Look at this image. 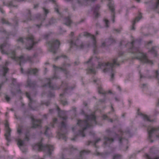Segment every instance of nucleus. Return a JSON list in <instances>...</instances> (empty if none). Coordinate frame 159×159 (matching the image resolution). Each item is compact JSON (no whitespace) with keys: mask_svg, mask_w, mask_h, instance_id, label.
<instances>
[{"mask_svg":"<svg viewBox=\"0 0 159 159\" xmlns=\"http://www.w3.org/2000/svg\"><path fill=\"white\" fill-rule=\"evenodd\" d=\"M70 65L69 64H64L62 67H59L56 66L54 65L53 68L55 70V74L53 77L51 78H46L45 79V81L47 82L43 85V87H48L51 90H57L60 88H62L63 90V93L60 94V97L61 98L60 102L63 105H65L67 104V102L66 99L63 100V98L66 96V93L70 90L72 89L75 87L74 85L71 87H69V84L66 82H62L61 85L60 87L56 85L55 84H52L51 82L54 79H57L58 78V76L56 74V73L57 71H62L66 74L67 75L68 73L67 67Z\"/></svg>","mask_w":159,"mask_h":159,"instance_id":"obj_1","label":"nucleus"},{"mask_svg":"<svg viewBox=\"0 0 159 159\" xmlns=\"http://www.w3.org/2000/svg\"><path fill=\"white\" fill-rule=\"evenodd\" d=\"M10 45L7 42H5L0 45V51L2 54L9 55L10 57L16 61L21 66L20 72L23 74H26L28 75H36L38 72V70L37 68L29 69L26 71L24 72L23 69L21 67V64L25 63L27 61L32 62L33 58L30 57L25 58L23 56L20 57H16V51L15 50L9 51L7 49L9 48Z\"/></svg>","mask_w":159,"mask_h":159,"instance_id":"obj_2","label":"nucleus"},{"mask_svg":"<svg viewBox=\"0 0 159 159\" xmlns=\"http://www.w3.org/2000/svg\"><path fill=\"white\" fill-rule=\"evenodd\" d=\"M140 42H139L138 40L135 41H133L131 43L132 46L131 48V51L135 56V58L138 59L141 62L152 64L153 62L152 61L148 59L147 58L146 54L144 53L140 48L138 47H135L134 45H136L137 43L140 44Z\"/></svg>","mask_w":159,"mask_h":159,"instance_id":"obj_3","label":"nucleus"},{"mask_svg":"<svg viewBox=\"0 0 159 159\" xmlns=\"http://www.w3.org/2000/svg\"><path fill=\"white\" fill-rule=\"evenodd\" d=\"M86 119L84 120H79L77 122V125L80 127V129L76 134L75 136L72 139V140H75L77 136L84 137L87 129L89 127V115H85Z\"/></svg>","mask_w":159,"mask_h":159,"instance_id":"obj_4","label":"nucleus"},{"mask_svg":"<svg viewBox=\"0 0 159 159\" xmlns=\"http://www.w3.org/2000/svg\"><path fill=\"white\" fill-rule=\"evenodd\" d=\"M32 147L34 150H37L39 151H43L45 152L49 156L51 155L52 152L54 148L53 146L52 145L47 144L44 146L43 145L42 141L32 145Z\"/></svg>","mask_w":159,"mask_h":159,"instance_id":"obj_5","label":"nucleus"},{"mask_svg":"<svg viewBox=\"0 0 159 159\" xmlns=\"http://www.w3.org/2000/svg\"><path fill=\"white\" fill-rule=\"evenodd\" d=\"M117 59V58H114L113 60V63L108 62L107 63H99L98 64V66L100 68H102V67L104 68L103 70V72H106L110 71H111V73L110 79L111 81L113 80L114 79V71L113 70V68L114 66V65H116L118 66H119V64L116 63Z\"/></svg>","mask_w":159,"mask_h":159,"instance_id":"obj_6","label":"nucleus"},{"mask_svg":"<svg viewBox=\"0 0 159 159\" xmlns=\"http://www.w3.org/2000/svg\"><path fill=\"white\" fill-rule=\"evenodd\" d=\"M24 40L26 41L25 48L28 50L31 49L34 46L38 43L35 41L34 37L32 35H30L24 39L22 37L19 38L17 40L18 42H20L23 44L24 43Z\"/></svg>","mask_w":159,"mask_h":159,"instance_id":"obj_7","label":"nucleus"},{"mask_svg":"<svg viewBox=\"0 0 159 159\" xmlns=\"http://www.w3.org/2000/svg\"><path fill=\"white\" fill-rule=\"evenodd\" d=\"M67 133L66 123L64 121H62L60 128L57 132V137L59 139H62L66 141L67 139L66 136Z\"/></svg>","mask_w":159,"mask_h":159,"instance_id":"obj_8","label":"nucleus"},{"mask_svg":"<svg viewBox=\"0 0 159 159\" xmlns=\"http://www.w3.org/2000/svg\"><path fill=\"white\" fill-rule=\"evenodd\" d=\"M47 44L49 46V50L53 53H55L59 48L60 43L57 40H52L47 42Z\"/></svg>","mask_w":159,"mask_h":159,"instance_id":"obj_9","label":"nucleus"},{"mask_svg":"<svg viewBox=\"0 0 159 159\" xmlns=\"http://www.w3.org/2000/svg\"><path fill=\"white\" fill-rule=\"evenodd\" d=\"M79 41V39H77L76 41L75 42H74L72 39H71L68 41V43L70 44V49L74 48L76 49H82L85 47H88L89 45V43H88L86 45L84 44L83 43L79 45L77 43V42Z\"/></svg>","mask_w":159,"mask_h":159,"instance_id":"obj_10","label":"nucleus"},{"mask_svg":"<svg viewBox=\"0 0 159 159\" xmlns=\"http://www.w3.org/2000/svg\"><path fill=\"white\" fill-rule=\"evenodd\" d=\"M90 45L94 54L98 53V48L96 38L93 35L90 34Z\"/></svg>","mask_w":159,"mask_h":159,"instance_id":"obj_11","label":"nucleus"},{"mask_svg":"<svg viewBox=\"0 0 159 159\" xmlns=\"http://www.w3.org/2000/svg\"><path fill=\"white\" fill-rule=\"evenodd\" d=\"M5 126L6 129V132L4 136L6 140L8 142L7 144V146H8V143L11 141L10 135L11 130L9 127V123L7 119L5 120Z\"/></svg>","mask_w":159,"mask_h":159,"instance_id":"obj_12","label":"nucleus"},{"mask_svg":"<svg viewBox=\"0 0 159 159\" xmlns=\"http://www.w3.org/2000/svg\"><path fill=\"white\" fill-rule=\"evenodd\" d=\"M31 119L32 121V128H36L38 127H41L42 120L35 119L33 116L31 117Z\"/></svg>","mask_w":159,"mask_h":159,"instance_id":"obj_13","label":"nucleus"},{"mask_svg":"<svg viewBox=\"0 0 159 159\" xmlns=\"http://www.w3.org/2000/svg\"><path fill=\"white\" fill-rule=\"evenodd\" d=\"M150 7L159 13V0H152L150 3Z\"/></svg>","mask_w":159,"mask_h":159,"instance_id":"obj_14","label":"nucleus"},{"mask_svg":"<svg viewBox=\"0 0 159 159\" xmlns=\"http://www.w3.org/2000/svg\"><path fill=\"white\" fill-rule=\"evenodd\" d=\"M100 7V5L98 4H97L92 7L91 10L93 12V15L96 18H98L100 16L98 12Z\"/></svg>","mask_w":159,"mask_h":159,"instance_id":"obj_15","label":"nucleus"},{"mask_svg":"<svg viewBox=\"0 0 159 159\" xmlns=\"http://www.w3.org/2000/svg\"><path fill=\"white\" fill-rule=\"evenodd\" d=\"M56 107L58 116L64 120H66L67 119V117L66 115V111L61 110L60 109L57 105H56Z\"/></svg>","mask_w":159,"mask_h":159,"instance_id":"obj_16","label":"nucleus"},{"mask_svg":"<svg viewBox=\"0 0 159 159\" xmlns=\"http://www.w3.org/2000/svg\"><path fill=\"white\" fill-rule=\"evenodd\" d=\"M43 11L44 12V13L45 14V16H44L43 18L42 17V16L40 14H39L38 15V16L37 17V18L41 20V23L39 25H37L36 26L38 28H40L41 26L42 25V24L43 22L45 20V18L46 17L49 11L48 10L46 9L45 8L43 7Z\"/></svg>","mask_w":159,"mask_h":159,"instance_id":"obj_17","label":"nucleus"},{"mask_svg":"<svg viewBox=\"0 0 159 159\" xmlns=\"http://www.w3.org/2000/svg\"><path fill=\"white\" fill-rule=\"evenodd\" d=\"M90 127L95 126L97 124L96 117L94 114H90Z\"/></svg>","mask_w":159,"mask_h":159,"instance_id":"obj_18","label":"nucleus"},{"mask_svg":"<svg viewBox=\"0 0 159 159\" xmlns=\"http://www.w3.org/2000/svg\"><path fill=\"white\" fill-rule=\"evenodd\" d=\"M159 131V127L157 128L152 127L151 129L148 131V139H150L152 137V134L154 133H157Z\"/></svg>","mask_w":159,"mask_h":159,"instance_id":"obj_19","label":"nucleus"},{"mask_svg":"<svg viewBox=\"0 0 159 159\" xmlns=\"http://www.w3.org/2000/svg\"><path fill=\"white\" fill-rule=\"evenodd\" d=\"M109 9L111 11V15L112 16V20L113 23L115 22V9L114 6L113 4H111L110 2L109 4Z\"/></svg>","mask_w":159,"mask_h":159,"instance_id":"obj_20","label":"nucleus"},{"mask_svg":"<svg viewBox=\"0 0 159 159\" xmlns=\"http://www.w3.org/2000/svg\"><path fill=\"white\" fill-rule=\"evenodd\" d=\"M17 144L23 152H25L27 151V149L23 147L24 142L20 139H19L17 141Z\"/></svg>","mask_w":159,"mask_h":159,"instance_id":"obj_21","label":"nucleus"},{"mask_svg":"<svg viewBox=\"0 0 159 159\" xmlns=\"http://www.w3.org/2000/svg\"><path fill=\"white\" fill-rule=\"evenodd\" d=\"M142 13L139 12V16L136 17L135 19L134 20L132 23V26L131 27V30H135V25L136 22H138L141 19L142 17Z\"/></svg>","mask_w":159,"mask_h":159,"instance_id":"obj_22","label":"nucleus"},{"mask_svg":"<svg viewBox=\"0 0 159 159\" xmlns=\"http://www.w3.org/2000/svg\"><path fill=\"white\" fill-rule=\"evenodd\" d=\"M25 95L26 97L29 99V100L28 105L30 108L32 110H36V108L32 106V105L33 102V100L32 98L30 97V93L28 92H26L25 93Z\"/></svg>","mask_w":159,"mask_h":159,"instance_id":"obj_23","label":"nucleus"},{"mask_svg":"<svg viewBox=\"0 0 159 159\" xmlns=\"http://www.w3.org/2000/svg\"><path fill=\"white\" fill-rule=\"evenodd\" d=\"M51 2L52 3L55 4L54 8L55 11L58 14L60 15L61 17V18H63L61 14L59 11V10L60 9V7L58 5L55 1V0H48L47 2Z\"/></svg>","mask_w":159,"mask_h":159,"instance_id":"obj_24","label":"nucleus"},{"mask_svg":"<svg viewBox=\"0 0 159 159\" xmlns=\"http://www.w3.org/2000/svg\"><path fill=\"white\" fill-rule=\"evenodd\" d=\"M104 142L103 144L105 146L107 145L108 143H111L112 142H113L114 139L113 138H110L107 136H104L103 137Z\"/></svg>","mask_w":159,"mask_h":159,"instance_id":"obj_25","label":"nucleus"},{"mask_svg":"<svg viewBox=\"0 0 159 159\" xmlns=\"http://www.w3.org/2000/svg\"><path fill=\"white\" fill-rule=\"evenodd\" d=\"M27 87L34 88L36 87V82L35 81H32L28 79L27 82Z\"/></svg>","mask_w":159,"mask_h":159,"instance_id":"obj_26","label":"nucleus"},{"mask_svg":"<svg viewBox=\"0 0 159 159\" xmlns=\"http://www.w3.org/2000/svg\"><path fill=\"white\" fill-rule=\"evenodd\" d=\"M9 63L7 61L5 62V66L2 67L3 69V75L4 77H5L6 75L9 70V69L7 67Z\"/></svg>","mask_w":159,"mask_h":159,"instance_id":"obj_27","label":"nucleus"},{"mask_svg":"<svg viewBox=\"0 0 159 159\" xmlns=\"http://www.w3.org/2000/svg\"><path fill=\"white\" fill-rule=\"evenodd\" d=\"M106 40V45L107 46H109L112 43H115L116 42L115 39L112 36H111L110 38Z\"/></svg>","mask_w":159,"mask_h":159,"instance_id":"obj_28","label":"nucleus"},{"mask_svg":"<svg viewBox=\"0 0 159 159\" xmlns=\"http://www.w3.org/2000/svg\"><path fill=\"white\" fill-rule=\"evenodd\" d=\"M64 21L65 24L67 25L70 26L72 23V21L70 19V17L69 16L65 18H64Z\"/></svg>","mask_w":159,"mask_h":159,"instance_id":"obj_29","label":"nucleus"},{"mask_svg":"<svg viewBox=\"0 0 159 159\" xmlns=\"http://www.w3.org/2000/svg\"><path fill=\"white\" fill-rule=\"evenodd\" d=\"M92 59V58H90V66L91 65L92 66L91 68L90 67V73H92L93 74H95L96 71L94 66V64L91 63V61Z\"/></svg>","mask_w":159,"mask_h":159,"instance_id":"obj_30","label":"nucleus"},{"mask_svg":"<svg viewBox=\"0 0 159 159\" xmlns=\"http://www.w3.org/2000/svg\"><path fill=\"white\" fill-rule=\"evenodd\" d=\"M45 128L46 130L44 133V134L49 138L51 137L52 135V133L49 134L48 133V131L49 130L50 128L47 126L45 127Z\"/></svg>","mask_w":159,"mask_h":159,"instance_id":"obj_31","label":"nucleus"},{"mask_svg":"<svg viewBox=\"0 0 159 159\" xmlns=\"http://www.w3.org/2000/svg\"><path fill=\"white\" fill-rule=\"evenodd\" d=\"M156 48L155 47H152L151 49L149 50L148 52L154 54L155 55V56H156L157 55V51L156 50Z\"/></svg>","mask_w":159,"mask_h":159,"instance_id":"obj_32","label":"nucleus"},{"mask_svg":"<svg viewBox=\"0 0 159 159\" xmlns=\"http://www.w3.org/2000/svg\"><path fill=\"white\" fill-rule=\"evenodd\" d=\"M57 118H53L52 122L51 123L50 126L52 128L54 127V125L57 123Z\"/></svg>","mask_w":159,"mask_h":159,"instance_id":"obj_33","label":"nucleus"},{"mask_svg":"<svg viewBox=\"0 0 159 159\" xmlns=\"http://www.w3.org/2000/svg\"><path fill=\"white\" fill-rule=\"evenodd\" d=\"M89 0H83V2L81 3L79 0L78 1V3L81 5H87L88 4Z\"/></svg>","mask_w":159,"mask_h":159,"instance_id":"obj_34","label":"nucleus"},{"mask_svg":"<svg viewBox=\"0 0 159 159\" xmlns=\"http://www.w3.org/2000/svg\"><path fill=\"white\" fill-rule=\"evenodd\" d=\"M143 120H146L148 121L151 122L154 121L153 120H150L149 117H148L147 115H143Z\"/></svg>","mask_w":159,"mask_h":159,"instance_id":"obj_35","label":"nucleus"},{"mask_svg":"<svg viewBox=\"0 0 159 159\" xmlns=\"http://www.w3.org/2000/svg\"><path fill=\"white\" fill-rule=\"evenodd\" d=\"M82 36H84L86 37H88L89 36V33L87 32H84L83 34H79V38H80Z\"/></svg>","mask_w":159,"mask_h":159,"instance_id":"obj_36","label":"nucleus"},{"mask_svg":"<svg viewBox=\"0 0 159 159\" xmlns=\"http://www.w3.org/2000/svg\"><path fill=\"white\" fill-rule=\"evenodd\" d=\"M158 151L157 148L154 147H152L151 149V152L152 153L155 154Z\"/></svg>","mask_w":159,"mask_h":159,"instance_id":"obj_37","label":"nucleus"},{"mask_svg":"<svg viewBox=\"0 0 159 159\" xmlns=\"http://www.w3.org/2000/svg\"><path fill=\"white\" fill-rule=\"evenodd\" d=\"M101 141V139L100 138H98L95 139V140L93 142V145L95 146V147H96V144L98 143V142L100 141Z\"/></svg>","mask_w":159,"mask_h":159,"instance_id":"obj_38","label":"nucleus"},{"mask_svg":"<svg viewBox=\"0 0 159 159\" xmlns=\"http://www.w3.org/2000/svg\"><path fill=\"white\" fill-rule=\"evenodd\" d=\"M1 22L2 24H6L7 25H10V23L7 20H5L4 18H2L1 19Z\"/></svg>","mask_w":159,"mask_h":159,"instance_id":"obj_39","label":"nucleus"},{"mask_svg":"<svg viewBox=\"0 0 159 159\" xmlns=\"http://www.w3.org/2000/svg\"><path fill=\"white\" fill-rule=\"evenodd\" d=\"M121 156L119 154H116L113 157V159H121Z\"/></svg>","mask_w":159,"mask_h":159,"instance_id":"obj_40","label":"nucleus"},{"mask_svg":"<svg viewBox=\"0 0 159 159\" xmlns=\"http://www.w3.org/2000/svg\"><path fill=\"white\" fill-rule=\"evenodd\" d=\"M98 92L99 93H102L103 94H105L106 93L103 90L102 88L100 87H98Z\"/></svg>","mask_w":159,"mask_h":159,"instance_id":"obj_41","label":"nucleus"},{"mask_svg":"<svg viewBox=\"0 0 159 159\" xmlns=\"http://www.w3.org/2000/svg\"><path fill=\"white\" fill-rule=\"evenodd\" d=\"M28 16L29 17H28L27 20H33L32 18V16L31 15V11L30 10H28Z\"/></svg>","mask_w":159,"mask_h":159,"instance_id":"obj_42","label":"nucleus"},{"mask_svg":"<svg viewBox=\"0 0 159 159\" xmlns=\"http://www.w3.org/2000/svg\"><path fill=\"white\" fill-rule=\"evenodd\" d=\"M145 157L146 159H159V157L156 158H154L153 157H152L151 156L147 154H145Z\"/></svg>","mask_w":159,"mask_h":159,"instance_id":"obj_43","label":"nucleus"},{"mask_svg":"<svg viewBox=\"0 0 159 159\" xmlns=\"http://www.w3.org/2000/svg\"><path fill=\"white\" fill-rule=\"evenodd\" d=\"M68 150L69 151L71 152L75 150H76V148H74L73 146L70 145L69 146V148L68 149Z\"/></svg>","mask_w":159,"mask_h":159,"instance_id":"obj_44","label":"nucleus"},{"mask_svg":"<svg viewBox=\"0 0 159 159\" xmlns=\"http://www.w3.org/2000/svg\"><path fill=\"white\" fill-rule=\"evenodd\" d=\"M155 78L156 79H157L158 80V83L159 84V73H158V70H156L155 72Z\"/></svg>","mask_w":159,"mask_h":159,"instance_id":"obj_45","label":"nucleus"},{"mask_svg":"<svg viewBox=\"0 0 159 159\" xmlns=\"http://www.w3.org/2000/svg\"><path fill=\"white\" fill-rule=\"evenodd\" d=\"M104 20L105 22L106 27L107 28L109 26V20L106 19H104Z\"/></svg>","mask_w":159,"mask_h":159,"instance_id":"obj_46","label":"nucleus"},{"mask_svg":"<svg viewBox=\"0 0 159 159\" xmlns=\"http://www.w3.org/2000/svg\"><path fill=\"white\" fill-rule=\"evenodd\" d=\"M56 20L54 18H52L49 22V24L50 25H51L52 24H53L56 22Z\"/></svg>","mask_w":159,"mask_h":159,"instance_id":"obj_47","label":"nucleus"},{"mask_svg":"<svg viewBox=\"0 0 159 159\" xmlns=\"http://www.w3.org/2000/svg\"><path fill=\"white\" fill-rule=\"evenodd\" d=\"M61 57H62L64 59H66L67 58V57L66 56L64 55H62L61 56V57H56L55 58V60L56 61V60H57L59 58H60Z\"/></svg>","mask_w":159,"mask_h":159,"instance_id":"obj_48","label":"nucleus"},{"mask_svg":"<svg viewBox=\"0 0 159 159\" xmlns=\"http://www.w3.org/2000/svg\"><path fill=\"white\" fill-rule=\"evenodd\" d=\"M48 96L50 97H54L55 96L54 93L50 92L48 93Z\"/></svg>","mask_w":159,"mask_h":159,"instance_id":"obj_49","label":"nucleus"},{"mask_svg":"<svg viewBox=\"0 0 159 159\" xmlns=\"http://www.w3.org/2000/svg\"><path fill=\"white\" fill-rule=\"evenodd\" d=\"M22 131V128L21 127H19L18 129L17 130V132L18 133L20 134H21Z\"/></svg>","mask_w":159,"mask_h":159,"instance_id":"obj_50","label":"nucleus"},{"mask_svg":"<svg viewBox=\"0 0 159 159\" xmlns=\"http://www.w3.org/2000/svg\"><path fill=\"white\" fill-rule=\"evenodd\" d=\"M152 42L153 41L152 40H150L148 42H146L145 43V45L146 46H148L150 44H152Z\"/></svg>","mask_w":159,"mask_h":159,"instance_id":"obj_51","label":"nucleus"},{"mask_svg":"<svg viewBox=\"0 0 159 159\" xmlns=\"http://www.w3.org/2000/svg\"><path fill=\"white\" fill-rule=\"evenodd\" d=\"M98 0H90V6H92V5L94 4Z\"/></svg>","mask_w":159,"mask_h":159,"instance_id":"obj_52","label":"nucleus"},{"mask_svg":"<svg viewBox=\"0 0 159 159\" xmlns=\"http://www.w3.org/2000/svg\"><path fill=\"white\" fill-rule=\"evenodd\" d=\"M106 46H107L106 45V40H105V41L102 42V43L101 47H104Z\"/></svg>","mask_w":159,"mask_h":159,"instance_id":"obj_53","label":"nucleus"},{"mask_svg":"<svg viewBox=\"0 0 159 159\" xmlns=\"http://www.w3.org/2000/svg\"><path fill=\"white\" fill-rule=\"evenodd\" d=\"M125 132L126 134H128L129 135V136H131V132L129 129H127L126 130Z\"/></svg>","mask_w":159,"mask_h":159,"instance_id":"obj_54","label":"nucleus"},{"mask_svg":"<svg viewBox=\"0 0 159 159\" xmlns=\"http://www.w3.org/2000/svg\"><path fill=\"white\" fill-rule=\"evenodd\" d=\"M25 140L28 141L29 140V137L28 135V133H27L25 134Z\"/></svg>","mask_w":159,"mask_h":159,"instance_id":"obj_55","label":"nucleus"},{"mask_svg":"<svg viewBox=\"0 0 159 159\" xmlns=\"http://www.w3.org/2000/svg\"><path fill=\"white\" fill-rule=\"evenodd\" d=\"M106 100V98L105 97L103 99H99V101L102 103H104L105 102Z\"/></svg>","mask_w":159,"mask_h":159,"instance_id":"obj_56","label":"nucleus"},{"mask_svg":"<svg viewBox=\"0 0 159 159\" xmlns=\"http://www.w3.org/2000/svg\"><path fill=\"white\" fill-rule=\"evenodd\" d=\"M12 84L13 85L15 84V83L16 82V79L14 78H12Z\"/></svg>","mask_w":159,"mask_h":159,"instance_id":"obj_57","label":"nucleus"},{"mask_svg":"<svg viewBox=\"0 0 159 159\" xmlns=\"http://www.w3.org/2000/svg\"><path fill=\"white\" fill-rule=\"evenodd\" d=\"M43 104L45 105L46 106H48L50 104V102L49 101H47L43 103Z\"/></svg>","mask_w":159,"mask_h":159,"instance_id":"obj_58","label":"nucleus"},{"mask_svg":"<svg viewBox=\"0 0 159 159\" xmlns=\"http://www.w3.org/2000/svg\"><path fill=\"white\" fill-rule=\"evenodd\" d=\"M102 118L103 120H108V116L106 115H104L102 116Z\"/></svg>","mask_w":159,"mask_h":159,"instance_id":"obj_59","label":"nucleus"},{"mask_svg":"<svg viewBox=\"0 0 159 159\" xmlns=\"http://www.w3.org/2000/svg\"><path fill=\"white\" fill-rule=\"evenodd\" d=\"M6 100L7 102H9L10 100V98L8 96L6 95L5 97Z\"/></svg>","mask_w":159,"mask_h":159,"instance_id":"obj_60","label":"nucleus"},{"mask_svg":"<svg viewBox=\"0 0 159 159\" xmlns=\"http://www.w3.org/2000/svg\"><path fill=\"white\" fill-rule=\"evenodd\" d=\"M90 135H92L94 136L95 135V133L93 131H90Z\"/></svg>","mask_w":159,"mask_h":159,"instance_id":"obj_61","label":"nucleus"},{"mask_svg":"<svg viewBox=\"0 0 159 159\" xmlns=\"http://www.w3.org/2000/svg\"><path fill=\"white\" fill-rule=\"evenodd\" d=\"M114 30L118 33H120V30L118 29H114Z\"/></svg>","mask_w":159,"mask_h":159,"instance_id":"obj_62","label":"nucleus"},{"mask_svg":"<svg viewBox=\"0 0 159 159\" xmlns=\"http://www.w3.org/2000/svg\"><path fill=\"white\" fill-rule=\"evenodd\" d=\"M76 129V126H74L72 128V130L73 132H74Z\"/></svg>","mask_w":159,"mask_h":159,"instance_id":"obj_63","label":"nucleus"},{"mask_svg":"<svg viewBox=\"0 0 159 159\" xmlns=\"http://www.w3.org/2000/svg\"><path fill=\"white\" fill-rule=\"evenodd\" d=\"M74 33L73 32H71L70 33V36L71 38H72V37L74 36Z\"/></svg>","mask_w":159,"mask_h":159,"instance_id":"obj_64","label":"nucleus"}]
</instances>
